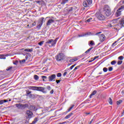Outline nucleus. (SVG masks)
Wrapping results in <instances>:
<instances>
[{
  "instance_id": "21",
  "label": "nucleus",
  "mask_w": 124,
  "mask_h": 124,
  "mask_svg": "<svg viewBox=\"0 0 124 124\" xmlns=\"http://www.w3.org/2000/svg\"><path fill=\"white\" fill-rule=\"evenodd\" d=\"M25 52H32V49L26 48L24 50Z\"/></svg>"
},
{
  "instance_id": "20",
  "label": "nucleus",
  "mask_w": 124,
  "mask_h": 124,
  "mask_svg": "<svg viewBox=\"0 0 124 124\" xmlns=\"http://www.w3.org/2000/svg\"><path fill=\"white\" fill-rule=\"evenodd\" d=\"M73 113H70L69 115H67L65 117V119H69L70 117H71V115H73Z\"/></svg>"
},
{
  "instance_id": "55",
  "label": "nucleus",
  "mask_w": 124,
  "mask_h": 124,
  "mask_svg": "<svg viewBox=\"0 0 124 124\" xmlns=\"http://www.w3.org/2000/svg\"><path fill=\"white\" fill-rule=\"evenodd\" d=\"M100 33H101V32H97V33L95 34V35H97L99 34Z\"/></svg>"
},
{
  "instance_id": "39",
  "label": "nucleus",
  "mask_w": 124,
  "mask_h": 124,
  "mask_svg": "<svg viewBox=\"0 0 124 124\" xmlns=\"http://www.w3.org/2000/svg\"><path fill=\"white\" fill-rule=\"evenodd\" d=\"M73 107H74V105H73L68 109V112H70V111H71V109H73Z\"/></svg>"
},
{
  "instance_id": "1",
  "label": "nucleus",
  "mask_w": 124,
  "mask_h": 124,
  "mask_svg": "<svg viewBox=\"0 0 124 124\" xmlns=\"http://www.w3.org/2000/svg\"><path fill=\"white\" fill-rule=\"evenodd\" d=\"M117 21L118 19H117L113 20L111 24L108 25V28L109 29L112 28V29H115V30H117V31L121 30V29L124 27V18L121 19L119 24H117Z\"/></svg>"
},
{
  "instance_id": "64",
  "label": "nucleus",
  "mask_w": 124,
  "mask_h": 124,
  "mask_svg": "<svg viewBox=\"0 0 124 124\" xmlns=\"http://www.w3.org/2000/svg\"><path fill=\"white\" fill-rule=\"evenodd\" d=\"M122 114H123V115H124V111H123Z\"/></svg>"
},
{
  "instance_id": "33",
  "label": "nucleus",
  "mask_w": 124,
  "mask_h": 124,
  "mask_svg": "<svg viewBox=\"0 0 124 124\" xmlns=\"http://www.w3.org/2000/svg\"><path fill=\"white\" fill-rule=\"evenodd\" d=\"M93 49V47H90L89 49H88L86 52L85 53L87 54L88 53L90 52V51H91Z\"/></svg>"
},
{
  "instance_id": "52",
  "label": "nucleus",
  "mask_w": 124,
  "mask_h": 124,
  "mask_svg": "<svg viewBox=\"0 0 124 124\" xmlns=\"http://www.w3.org/2000/svg\"><path fill=\"white\" fill-rule=\"evenodd\" d=\"M50 93L51 94H53V93H54V90H52L50 92Z\"/></svg>"
},
{
  "instance_id": "27",
  "label": "nucleus",
  "mask_w": 124,
  "mask_h": 124,
  "mask_svg": "<svg viewBox=\"0 0 124 124\" xmlns=\"http://www.w3.org/2000/svg\"><path fill=\"white\" fill-rule=\"evenodd\" d=\"M0 59H3V60H5V56L3 55H0Z\"/></svg>"
},
{
  "instance_id": "50",
  "label": "nucleus",
  "mask_w": 124,
  "mask_h": 124,
  "mask_svg": "<svg viewBox=\"0 0 124 124\" xmlns=\"http://www.w3.org/2000/svg\"><path fill=\"white\" fill-rule=\"evenodd\" d=\"M36 25V22H34L32 24V27H34Z\"/></svg>"
},
{
  "instance_id": "37",
  "label": "nucleus",
  "mask_w": 124,
  "mask_h": 124,
  "mask_svg": "<svg viewBox=\"0 0 124 124\" xmlns=\"http://www.w3.org/2000/svg\"><path fill=\"white\" fill-rule=\"evenodd\" d=\"M90 45H94V42L93 41H90Z\"/></svg>"
},
{
  "instance_id": "3",
  "label": "nucleus",
  "mask_w": 124,
  "mask_h": 124,
  "mask_svg": "<svg viewBox=\"0 0 124 124\" xmlns=\"http://www.w3.org/2000/svg\"><path fill=\"white\" fill-rule=\"evenodd\" d=\"M64 59H65V56H64L63 53H59L56 57V60L57 62H62V61H63Z\"/></svg>"
},
{
  "instance_id": "29",
  "label": "nucleus",
  "mask_w": 124,
  "mask_h": 124,
  "mask_svg": "<svg viewBox=\"0 0 124 124\" xmlns=\"http://www.w3.org/2000/svg\"><path fill=\"white\" fill-rule=\"evenodd\" d=\"M32 91H37V87L36 86H32Z\"/></svg>"
},
{
  "instance_id": "43",
  "label": "nucleus",
  "mask_w": 124,
  "mask_h": 124,
  "mask_svg": "<svg viewBox=\"0 0 124 124\" xmlns=\"http://www.w3.org/2000/svg\"><path fill=\"white\" fill-rule=\"evenodd\" d=\"M57 77H62V73H59L57 75Z\"/></svg>"
},
{
  "instance_id": "47",
  "label": "nucleus",
  "mask_w": 124,
  "mask_h": 124,
  "mask_svg": "<svg viewBox=\"0 0 124 124\" xmlns=\"http://www.w3.org/2000/svg\"><path fill=\"white\" fill-rule=\"evenodd\" d=\"M76 65V64H75L74 65L71 66L70 67V69H71V70L73 69V68H74Z\"/></svg>"
},
{
  "instance_id": "15",
  "label": "nucleus",
  "mask_w": 124,
  "mask_h": 124,
  "mask_svg": "<svg viewBox=\"0 0 124 124\" xmlns=\"http://www.w3.org/2000/svg\"><path fill=\"white\" fill-rule=\"evenodd\" d=\"M29 109L30 110H32V111H35L37 110V108H36V107H35V106H31L29 107Z\"/></svg>"
},
{
  "instance_id": "6",
  "label": "nucleus",
  "mask_w": 124,
  "mask_h": 124,
  "mask_svg": "<svg viewBox=\"0 0 124 124\" xmlns=\"http://www.w3.org/2000/svg\"><path fill=\"white\" fill-rule=\"evenodd\" d=\"M96 16L98 20H100L101 21H103L105 20V16H104L101 13H97L96 14Z\"/></svg>"
},
{
  "instance_id": "24",
  "label": "nucleus",
  "mask_w": 124,
  "mask_h": 124,
  "mask_svg": "<svg viewBox=\"0 0 124 124\" xmlns=\"http://www.w3.org/2000/svg\"><path fill=\"white\" fill-rule=\"evenodd\" d=\"M42 78L43 79V81H46V80L47 79V77H46L45 76H42Z\"/></svg>"
},
{
  "instance_id": "32",
  "label": "nucleus",
  "mask_w": 124,
  "mask_h": 124,
  "mask_svg": "<svg viewBox=\"0 0 124 124\" xmlns=\"http://www.w3.org/2000/svg\"><path fill=\"white\" fill-rule=\"evenodd\" d=\"M38 121V120H37V118H35L34 119V121L32 122V123L33 124H36V123Z\"/></svg>"
},
{
  "instance_id": "42",
  "label": "nucleus",
  "mask_w": 124,
  "mask_h": 124,
  "mask_svg": "<svg viewBox=\"0 0 124 124\" xmlns=\"http://www.w3.org/2000/svg\"><path fill=\"white\" fill-rule=\"evenodd\" d=\"M26 62V60L25 59L20 61V63H24V62Z\"/></svg>"
},
{
  "instance_id": "35",
  "label": "nucleus",
  "mask_w": 124,
  "mask_h": 124,
  "mask_svg": "<svg viewBox=\"0 0 124 124\" xmlns=\"http://www.w3.org/2000/svg\"><path fill=\"white\" fill-rule=\"evenodd\" d=\"M103 70L104 72H107V71H108V69H107V68H106V67H104L103 69Z\"/></svg>"
},
{
  "instance_id": "17",
  "label": "nucleus",
  "mask_w": 124,
  "mask_h": 124,
  "mask_svg": "<svg viewBox=\"0 0 124 124\" xmlns=\"http://www.w3.org/2000/svg\"><path fill=\"white\" fill-rule=\"evenodd\" d=\"M16 106L17 108H22L24 107V105H22L21 104H16Z\"/></svg>"
},
{
  "instance_id": "54",
  "label": "nucleus",
  "mask_w": 124,
  "mask_h": 124,
  "mask_svg": "<svg viewBox=\"0 0 124 124\" xmlns=\"http://www.w3.org/2000/svg\"><path fill=\"white\" fill-rule=\"evenodd\" d=\"M28 89H29V90H32V86L28 87Z\"/></svg>"
},
{
  "instance_id": "44",
  "label": "nucleus",
  "mask_w": 124,
  "mask_h": 124,
  "mask_svg": "<svg viewBox=\"0 0 124 124\" xmlns=\"http://www.w3.org/2000/svg\"><path fill=\"white\" fill-rule=\"evenodd\" d=\"M12 69V67H8L6 69L7 71H9V70H11Z\"/></svg>"
},
{
  "instance_id": "5",
  "label": "nucleus",
  "mask_w": 124,
  "mask_h": 124,
  "mask_svg": "<svg viewBox=\"0 0 124 124\" xmlns=\"http://www.w3.org/2000/svg\"><path fill=\"white\" fill-rule=\"evenodd\" d=\"M93 3L92 0H86L83 2V6L84 7H90V6Z\"/></svg>"
},
{
  "instance_id": "63",
  "label": "nucleus",
  "mask_w": 124,
  "mask_h": 124,
  "mask_svg": "<svg viewBox=\"0 0 124 124\" xmlns=\"http://www.w3.org/2000/svg\"><path fill=\"white\" fill-rule=\"evenodd\" d=\"M26 59H28V56H26Z\"/></svg>"
},
{
  "instance_id": "46",
  "label": "nucleus",
  "mask_w": 124,
  "mask_h": 124,
  "mask_svg": "<svg viewBox=\"0 0 124 124\" xmlns=\"http://www.w3.org/2000/svg\"><path fill=\"white\" fill-rule=\"evenodd\" d=\"M98 58H99V56H97L94 57V58L93 59L92 61H94V60H96V59H98Z\"/></svg>"
},
{
  "instance_id": "18",
  "label": "nucleus",
  "mask_w": 124,
  "mask_h": 124,
  "mask_svg": "<svg viewBox=\"0 0 124 124\" xmlns=\"http://www.w3.org/2000/svg\"><path fill=\"white\" fill-rule=\"evenodd\" d=\"M96 94V91H94L90 95V98H92V96H93V95H94V94Z\"/></svg>"
},
{
  "instance_id": "45",
  "label": "nucleus",
  "mask_w": 124,
  "mask_h": 124,
  "mask_svg": "<svg viewBox=\"0 0 124 124\" xmlns=\"http://www.w3.org/2000/svg\"><path fill=\"white\" fill-rule=\"evenodd\" d=\"M80 67V66H78L75 68L74 69V71H76L77 69H78Z\"/></svg>"
},
{
  "instance_id": "9",
  "label": "nucleus",
  "mask_w": 124,
  "mask_h": 124,
  "mask_svg": "<svg viewBox=\"0 0 124 124\" xmlns=\"http://www.w3.org/2000/svg\"><path fill=\"white\" fill-rule=\"evenodd\" d=\"M99 41H100V42H103V41H104L105 39H106V38H105V35L102 34L99 35Z\"/></svg>"
},
{
  "instance_id": "61",
  "label": "nucleus",
  "mask_w": 124,
  "mask_h": 124,
  "mask_svg": "<svg viewBox=\"0 0 124 124\" xmlns=\"http://www.w3.org/2000/svg\"><path fill=\"white\" fill-rule=\"evenodd\" d=\"M89 114H90V113H86V114H87V115H89Z\"/></svg>"
},
{
  "instance_id": "56",
  "label": "nucleus",
  "mask_w": 124,
  "mask_h": 124,
  "mask_svg": "<svg viewBox=\"0 0 124 124\" xmlns=\"http://www.w3.org/2000/svg\"><path fill=\"white\" fill-rule=\"evenodd\" d=\"M117 42H115V43L112 44V46H114V45H115V43H116Z\"/></svg>"
},
{
  "instance_id": "26",
  "label": "nucleus",
  "mask_w": 124,
  "mask_h": 124,
  "mask_svg": "<svg viewBox=\"0 0 124 124\" xmlns=\"http://www.w3.org/2000/svg\"><path fill=\"white\" fill-rule=\"evenodd\" d=\"M77 58H75V59H72V60H70V62H76V61H77Z\"/></svg>"
},
{
  "instance_id": "40",
  "label": "nucleus",
  "mask_w": 124,
  "mask_h": 124,
  "mask_svg": "<svg viewBox=\"0 0 124 124\" xmlns=\"http://www.w3.org/2000/svg\"><path fill=\"white\" fill-rule=\"evenodd\" d=\"M27 96H29L30 98H32V97L34 96V95L31 93Z\"/></svg>"
},
{
  "instance_id": "12",
  "label": "nucleus",
  "mask_w": 124,
  "mask_h": 124,
  "mask_svg": "<svg viewBox=\"0 0 124 124\" xmlns=\"http://www.w3.org/2000/svg\"><path fill=\"white\" fill-rule=\"evenodd\" d=\"M55 20L53 19H49L47 23H46V26H50L51 25V24H52V23H54Z\"/></svg>"
},
{
  "instance_id": "11",
  "label": "nucleus",
  "mask_w": 124,
  "mask_h": 124,
  "mask_svg": "<svg viewBox=\"0 0 124 124\" xmlns=\"http://www.w3.org/2000/svg\"><path fill=\"white\" fill-rule=\"evenodd\" d=\"M45 88L42 87H37V91H39L40 92H42V93H46V91H45Z\"/></svg>"
},
{
  "instance_id": "49",
  "label": "nucleus",
  "mask_w": 124,
  "mask_h": 124,
  "mask_svg": "<svg viewBox=\"0 0 124 124\" xmlns=\"http://www.w3.org/2000/svg\"><path fill=\"white\" fill-rule=\"evenodd\" d=\"M46 88L47 89V90L48 91H50V90H51V87L50 86H47Z\"/></svg>"
},
{
  "instance_id": "13",
  "label": "nucleus",
  "mask_w": 124,
  "mask_h": 124,
  "mask_svg": "<svg viewBox=\"0 0 124 124\" xmlns=\"http://www.w3.org/2000/svg\"><path fill=\"white\" fill-rule=\"evenodd\" d=\"M91 32H88L86 33H83L80 35H78L79 37H83V36H85L86 35H90Z\"/></svg>"
},
{
  "instance_id": "58",
  "label": "nucleus",
  "mask_w": 124,
  "mask_h": 124,
  "mask_svg": "<svg viewBox=\"0 0 124 124\" xmlns=\"http://www.w3.org/2000/svg\"><path fill=\"white\" fill-rule=\"evenodd\" d=\"M65 124V122H63V123H60V124Z\"/></svg>"
},
{
  "instance_id": "38",
  "label": "nucleus",
  "mask_w": 124,
  "mask_h": 124,
  "mask_svg": "<svg viewBox=\"0 0 124 124\" xmlns=\"http://www.w3.org/2000/svg\"><path fill=\"white\" fill-rule=\"evenodd\" d=\"M118 60H120V61H123V60H124V56H120L118 58Z\"/></svg>"
},
{
  "instance_id": "4",
  "label": "nucleus",
  "mask_w": 124,
  "mask_h": 124,
  "mask_svg": "<svg viewBox=\"0 0 124 124\" xmlns=\"http://www.w3.org/2000/svg\"><path fill=\"white\" fill-rule=\"evenodd\" d=\"M43 21L45 22V21H44V17H41L38 21L37 25V29H38V30H40V29L41 28V26H42V25H43Z\"/></svg>"
},
{
  "instance_id": "48",
  "label": "nucleus",
  "mask_w": 124,
  "mask_h": 124,
  "mask_svg": "<svg viewBox=\"0 0 124 124\" xmlns=\"http://www.w3.org/2000/svg\"><path fill=\"white\" fill-rule=\"evenodd\" d=\"M112 70H113V67H110L108 68V71H112Z\"/></svg>"
},
{
  "instance_id": "34",
  "label": "nucleus",
  "mask_w": 124,
  "mask_h": 124,
  "mask_svg": "<svg viewBox=\"0 0 124 124\" xmlns=\"http://www.w3.org/2000/svg\"><path fill=\"white\" fill-rule=\"evenodd\" d=\"M116 63H117V62H116V61H113L111 62V64H112V65H114V64H116Z\"/></svg>"
},
{
  "instance_id": "10",
  "label": "nucleus",
  "mask_w": 124,
  "mask_h": 124,
  "mask_svg": "<svg viewBox=\"0 0 124 124\" xmlns=\"http://www.w3.org/2000/svg\"><path fill=\"white\" fill-rule=\"evenodd\" d=\"M56 78V75L55 74L51 75L48 77V81L49 82H53V80Z\"/></svg>"
},
{
  "instance_id": "62",
  "label": "nucleus",
  "mask_w": 124,
  "mask_h": 124,
  "mask_svg": "<svg viewBox=\"0 0 124 124\" xmlns=\"http://www.w3.org/2000/svg\"><path fill=\"white\" fill-rule=\"evenodd\" d=\"M14 64H16V62H14Z\"/></svg>"
},
{
  "instance_id": "22",
  "label": "nucleus",
  "mask_w": 124,
  "mask_h": 124,
  "mask_svg": "<svg viewBox=\"0 0 124 124\" xmlns=\"http://www.w3.org/2000/svg\"><path fill=\"white\" fill-rule=\"evenodd\" d=\"M31 93V92L29 91V90H26V95L28 96L29 94Z\"/></svg>"
},
{
  "instance_id": "7",
  "label": "nucleus",
  "mask_w": 124,
  "mask_h": 124,
  "mask_svg": "<svg viewBox=\"0 0 124 124\" xmlns=\"http://www.w3.org/2000/svg\"><path fill=\"white\" fill-rule=\"evenodd\" d=\"M124 8V6H122L121 7V8H119L118 10L117 11V12L116 13V16L117 17H119V16H121V14H122V11H123V9Z\"/></svg>"
},
{
  "instance_id": "2",
  "label": "nucleus",
  "mask_w": 124,
  "mask_h": 124,
  "mask_svg": "<svg viewBox=\"0 0 124 124\" xmlns=\"http://www.w3.org/2000/svg\"><path fill=\"white\" fill-rule=\"evenodd\" d=\"M104 12L106 14V16H110L112 14V12H111V8L109 6L106 5L104 7Z\"/></svg>"
},
{
  "instance_id": "53",
  "label": "nucleus",
  "mask_w": 124,
  "mask_h": 124,
  "mask_svg": "<svg viewBox=\"0 0 124 124\" xmlns=\"http://www.w3.org/2000/svg\"><path fill=\"white\" fill-rule=\"evenodd\" d=\"M61 82V80H56V83L57 84H59Z\"/></svg>"
},
{
  "instance_id": "51",
  "label": "nucleus",
  "mask_w": 124,
  "mask_h": 124,
  "mask_svg": "<svg viewBox=\"0 0 124 124\" xmlns=\"http://www.w3.org/2000/svg\"><path fill=\"white\" fill-rule=\"evenodd\" d=\"M66 74H67V72H65L63 74V76L65 77L66 76Z\"/></svg>"
},
{
  "instance_id": "59",
  "label": "nucleus",
  "mask_w": 124,
  "mask_h": 124,
  "mask_svg": "<svg viewBox=\"0 0 124 124\" xmlns=\"http://www.w3.org/2000/svg\"><path fill=\"white\" fill-rule=\"evenodd\" d=\"M92 122H93V120L91 121H90V124H92Z\"/></svg>"
},
{
  "instance_id": "41",
  "label": "nucleus",
  "mask_w": 124,
  "mask_h": 124,
  "mask_svg": "<svg viewBox=\"0 0 124 124\" xmlns=\"http://www.w3.org/2000/svg\"><path fill=\"white\" fill-rule=\"evenodd\" d=\"M122 63H123L122 61H119L117 62V64L118 65L122 64Z\"/></svg>"
},
{
  "instance_id": "30",
  "label": "nucleus",
  "mask_w": 124,
  "mask_h": 124,
  "mask_svg": "<svg viewBox=\"0 0 124 124\" xmlns=\"http://www.w3.org/2000/svg\"><path fill=\"white\" fill-rule=\"evenodd\" d=\"M52 42H53V39L48 40L47 41V42L46 43H48V44H51Z\"/></svg>"
},
{
  "instance_id": "60",
  "label": "nucleus",
  "mask_w": 124,
  "mask_h": 124,
  "mask_svg": "<svg viewBox=\"0 0 124 124\" xmlns=\"http://www.w3.org/2000/svg\"><path fill=\"white\" fill-rule=\"evenodd\" d=\"M69 11H72V8H71V10Z\"/></svg>"
},
{
  "instance_id": "8",
  "label": "nucleus",
  "mask_w": 124,
  "mask_h": 124,
  "mask_svg": "<svg viewBox=\"0 0 124 124\" xmlns=\"http://www.w3.org/2000/svg\"><path fill=\"white\" fill-rule=\"evenodd\" d=\"M26 115H27L29 119H31L32 118L33 113H32V112L31 111V110H27L26 111Z\"/></svg>"
},
{
  "instance_id": "23",
  "label": "nucleus",
  "mask_w": 124,
  "mask_h": 124,
  "mask_svg": "<svg viewBox=\"0 0 124 124\" xmlns=\"http://www.w3.org/2000/svg\"><path fill=\"white\" fill-rule=\"evenodd\" d=\"M67 1H68V0H62L61 4H65Z\"/></svg>"
},
{
  "instance_id": "14",
  "label": "nucleus",
  "mask_w": 124,
  "mask_h": 124,
  "mask_svg": "<svg viewBox=\"0 0 124 124\" xmlns=\"http://www.w3.org/2000/svg\"><path fill=\"white\" fill-rule=\"evenodd\" d=\"M58 39L59 38H56V39H55L54 40H53V41L51 43V46H54L55 45H56Z\"/></svg>"
},
{
  "instance_id": "16",
  "label": "nucleus",
  "mask_w": 124,
  "mask_h": 124,
  "mask_svg": "<svg viewBox=\"0 0 124 124\" xmlns=\"http://www.w3.org/2000/svg\"><path fill=\"white\" fill-rule=\"evenodd\" d=\"M5 102H8V100H0V105L5 103Z\"/></svg>"
},
{
  "instance_id": "19",
  "label": "nucleus",
  "mask_w": 124,
  "mask_h": 124,
  "mask_svg": "<svg viewBox=\"0 0 124 124\" xmlns=\"http://www.w3.org/2000/svg\"><path fill=\"white\" fill-rule=\"evenodd\" d=\"M108 102L110 105H112L113 104V100L112 99H111V97L108 98Z\"/></svg>"
},
{
  "instance_id": "28",
  "label": "nucleus",
  "mask_w": 124,
  "mask_h": 124,
  "mask_svg": "<svg viewBox=\"0 0 124 124\" xmlns=\"http://www.w3.org/2000/svg\"><path fill=\"white\" fill-rule=\"evenodd\" d=\"M34 78L35 80H38L39 79V77H38V76L35 75L34 76Z\"/></svg>"
},
{
  "instance_id": "25",
  "label": "nucleus",
  "mask_w": 124,
  "mask_h": 124,
  "mask_svg": "<svg viewBox=\"0 0 124 124\" xmlns=\"http://www.w3.org/2000/svg\"><path fill=\"white\" fill-rule=\"evenodd\" d=\"M92 21H93V18L92 17L90 18L89 19L86 20V21L88 23H90V22H92Z\"/></svg>"
},
{
  "instance_id": "57",
  "label": "nucleus",
  "mask_w": 124,
  "mask_h": 124,
  "mask_svg": "<svg viewBox=\"0 0 124 124\" xmlns=\"http://www.w3.org/2000/svg\"><path fill=\"white\" fill-rule=\"evenodd\" d=\"M93 61V60L92 61H89V62H92Z\"/></svg>"
},
{
  "instance_id": "36",
  "label": "nucleus",
  "mask_w": 124,
  "mask_h": 124,
  "mask_svg": "<svg viewBox=\"0 0 124 124\" xmlns=\"http://www.w3.org/2000/svg\"><path fill=\"white\" fill-rule=\"evenodd\" d=\"M122 102H123V100H119V101H117V105H120V104H121V103H122Z\"/></svg>"
},
{
  "instance_id": "31",
  "label": "nucleus",
  "mask_w": 124,
  "mask_h": 124,
  "mask_svg": "<svg viewBox=\"0 0 124 124\" xmlns=\"http://www.w3.org/2000/svg\"><path fill=\"white\" fill-rule=\"evenodd\" d=\"M43 44H44V41H41L40 43H38V45L40 46H42L43 45Z\"/></svg>"
}]
</instances>
